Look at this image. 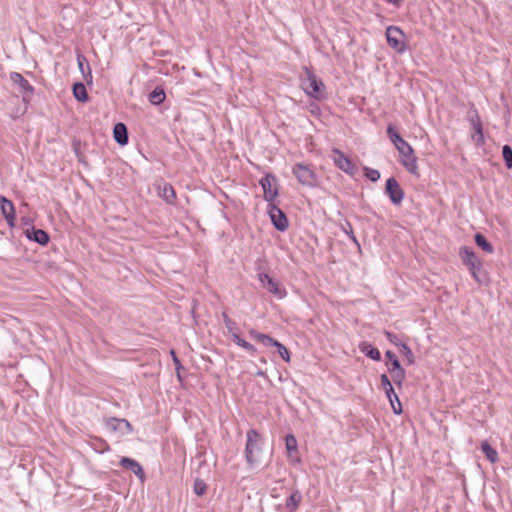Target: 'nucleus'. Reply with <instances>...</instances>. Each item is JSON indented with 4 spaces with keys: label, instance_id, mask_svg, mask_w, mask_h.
<instances>
[{
    "label": "nucleus",
    "instance_id": "obj_1",
    "mask_svg": "<svg viewBox=\"0 0 512 512\" xmlns=\"http://www.w3.org/2000/svg\"><path fill=\"white\" fill-rule=\"evenodd\" d=\"M262 437L255 430L250 429L246 433L245 459L250 466L255 465L259 460L262 452Z\"/></svg>",
    "mask_w": 512,
    "mask_h": 512
},
{
    "label": "nucleus",
    "instance_id": "obj_2",
    "mask_svg": "<svg viewBox=\"0 0 512 512\" xmlns=\"http://www.w3.org/2000/svg\"><path fill=\"white\" fill-rule=\"evenodd\" d=\"M305 74L306 79L302 83L305 93L317 100L325 98L324 83L308 68H305Z\"/></svg>",
    "mask_w": 512,
    "mask_h": 512
},
{
    "label": "nucleus",
    "instance_id": "obj_3",
    "mask_svg": "<svg viewBox=\"0 0 512 512\" xmlns=\"http://www.w3.org/2000/svg\"><path fill=\"white\" fill-rule=\"evenodd\" d=\"M395 148L400 154V161L405 169L411 174L418 175L419 168L417 164V157L415 156L412 146L407 141H404L402 144L396 146Z\"/></svg>",
    "mask_w": 512,
    "mask_h": 512
},
{
    "label": "nucleus",
    "instance_id": "obj_4",
    "mask_svg": "<svg viewBox=\"0 0 512 512\" xmlns=\"http://www.w3.org/2000/svg\"><path fill=\"white\" fill-rule=\"evenodd\" d=\"M292 173L298 182L304 186L314 187L317 185L316 173L309 164L296 163L292 168Z\"/></svg>",
    "mask_w": 512,
    "mask_h": 512
},
{
    "label": "nucleus",
    "instance_id": "obj_5",
    "mask_svg": "<svg viewBox=\"0 0 512 512\" xmlns=\"http://www.w3.org/2000/svg\"><path fill=\"white\" fill-rule=\"evenodd\" d=\"M386 39L388 45L398 53L406 50L405 34L397 26H389L386 29Z\"/></svg>",
    "mask_w": 512,
    "mask_h": 512
},
{
    "label": "nucleus",
    "instance_id": "obj_6",
    "mask_svg": "<svg viewBox=\"0 0 512 512\" xmlns=\"http://www.w3.org/2000/svg\"><path fill=\"white\" fill-rule=\"evenodd\" d=\"M259 183L263 188L264 199L268 204L274 203L279 194L277 178L272 174H266Z\"/></svg>",
    "mask_w": 512,
    "mask_h": 512
},
{
    "label": "nucleus",
    "instance_id": "obj_7",
    "mask_svg": "<svg viewBox=\"0 0 512 512\" xmlns=\"http://www.w3.org/2000/svg\"><path fill=\"white\" fill-rule=\"evenodd\" d=\"M258 280L266 288L271 294H273L277 299H283L286 297L287 292L285 288L281 287L278 281L274 280L266 273H259Z\"/></svg>",
    "mask_w": 512,
    "mask_h": 512
},
{
    "label": "nucleus",
    "instance_id": "obj_8",
    "mask_svg": "<svg viewBox=\"0 0 512 512\" xmlns=\"http://www.w3.org/2000/svg\"><path fill=\"white\" fill-rule=\"evenodd\" d=\"M268 214L272 224L279 231H285L288 228V219L284 212L274 203L268 204Z\"/></svg>",
    "mask_w": 512,
    "mask_h": 512
},
{
    "label": "nucleus",
    "instance_id": "obj_9",
    "mask_svg": "<svg viewBox=\"0 0 512 512\" xmlns=\"http://www.w3.org/2000/svg\"><path fill=\"white\" fill-rule=\"evenodd\" d=\"M333 160L335 165L349 175H354L357 171L355 164L342 151L333 150Z\"/></svg>",
    "mask_w": 512,
    "mask_h": 512
},
{
    "label": "nucleus",
    "instance_id": "obj_10",
    "mask_svg": "<svg viewBox=\"0 0 512 512\" xmlns=\"http://www.w3.org/2000/svg\"><path fill=\"white\" fill-rule=\"evenodd\" d=\"M385 193L395 205H399L403 201L404 192L398 181L393 177L386 181Z\"/></svg>",
    "mask_w": 512,
    "mask_h": 512
},
{
    "label": "nucleus",
    "instance_id": "obj_11",
    "mask_svg": "<svg viewBox=\"0 0 512 512\" xmlns=\"http://www.w3.org/2000/svg\"><path fill=\"white\" fill-rule=\"evenodd\" d=\"M105 426L108 429H110L112 431H118L123 435L129 434L133 431V427H132L131 423L128 420L121 419V418H114V417L107 418L105 420Z\"/></svg>",
    "mask_w": 512,
    "mask_h": 512
},
{
    "label": "nucleus",
    "instance_id": "obj_12",
    "mask_svg": "<svg viewBox=\"0 0 512 512\" xmlns=\"http://www.w3.org/2000/svg\"><path fill=\"white\" fill-rule=\"evenodd\" d=\"M460 256H461V259H462L463 263L465 265H467V267H468L469 271L471 272L472 276L477 281H479V276H478V270L479 269L476 267L475 262H474L477 259L475 253L473 251H471L469 248L463 247L460 250Z\"/></svg>",
    "mask_w": 512,
    "mask_h": 512
},
{
    "label": "nucleus",
    "instance_id": "obj_13",
    "mask_svg": "<svg viewBox=\"0 0 512 512\" xmlns=\"http://www.w3.org/2000/svg\"><path fill=\"white\" fill-rule=\"evenodd\" d=\"M11 81L19 87V91L24 93L23 99L27 100L28 96H31L34 92V88L32 85L26 80L20 73L11 72L10 73Z\"/></svg>",
    "mask_w": 512,
    "mask_h": 512
},
{
    "label": "nucleus",
    "instance_id": "obj_14",
    "mask_svg": "<svg viewBox=\"0 0 512 512\" xmlns=\"http://www.w3.org/2000/svg\"><path fill=\"white\" fill-rule=\"evenodd\" d=\"M1 212L10 227L15 226V207L14 204L8 200L5 196H0Z\"/></svg>",
    "mask_w": 512,
    "mask_h": 512
},
{
    "label": "nucleus",
    "instance_id": "obj_15",
    "mask_svg": "<svg viewBox=\"0 0 512 512\" xmlns=\"http://www.w3.org/2000/svg\"><path fill=\"white\" fill-rule=\"evenodd\" d=\"M120 465L126 469L131 470L142 482L145 480V472L136 460L128 457H122Z\"/></svg>",
    "mask_w": 512,
    "mask_h": 512
},
{
    "label": "nucleus",
    "instance_id": "obj_16",
    "mask_svg": "<svg viewBox=\"0 0 512 512\" xmlns=\"http://www.w3.org/2000/svg\"><path fill=\"white\" fill-rule=\"evenodd\" d=\"M113 135L118 144L126 145L128 143V131L125 124L117 123L113 128Z\"/></svg>",
    "mask_w": 512,
    "mask_h": 512
},
{
    "label": "nucleus",
    "instance_id": "obj_17",
    "mask_svg": "<svg viewBox=\"0 0 512 512\" xmlns=\"http://www.w3.org/2000/svg\"><path fill=\"white\" fill-rule=\"evenodd\" d=\"M285 446L288 452V457L291 462H299V458L294 456V453H297V440L294 435L289 434L285 437Z\"/></svg>",
    "mask_w": 512,
    "mask_h": 512
},
{
    "label": "nucleus",
    "instance_id": "obj_18",
    "mask_svg": "<svg viewBox=\"0 0 512 512\" xmlns=\"http://www.w3.org/2000/svg\"><path fill=\"white\" fill-rule=\"evenodd\" d=\"M158 190L159 196L163 198L167 203H174L176 199V193L171 184L165 183L163 186H159Z\"/></svg>",
    "mask_w": 512,
    "mask_h": 512
},
{
    "label": "nucleus",
    "instance_id": "obj_19",
    "mask_svg": "<svg viewBox=\"0 0 512 512\" xmlns=\"http://www.w3.org/2000/svg\"><path fill=\"white\" fill-rule=\"evenodd\" d=\"M250 336L257 340L258 342L262 343L264 346H274L276 347L277 343L279 341L273 339L271 336L267 334H263L260 332H257L256 330L252 329L249 331Z\"/></svg>",
    "mask_w": 512,
    "mask_h": 512
},
{
    "label": "nucleus",
    "instance_id": "obj_20",
    "mask_svg": "<svg viewBox=\"0 0 512 512\" xmlns=\"http://www.w3.org/2000/svg\"><path fill=\"white\" fill-rule=\"evenodd\" d=\"M482 453L491 463H496L499 460L497 450L487 440L482 441Z\"/></svg>",
    "mask_w": 512,
    "mask_h": 512
},
{
    "label": "nucleus",
    "instance_id": "obj_21",
    "mask_svg": "<svg viewBox=\"0 0 512 512\" xmlns=\"http://www.w3.org/2000/svg\"><path fill=\"white\" fill-rule=\"evenodd\" d=\"M360 351L365 354L367 357L375 360L380 361L381 360V354L380 351L377 348H374L371 344L368 342H362L359 344Z\"/></svg>",
    "mask_w": 512,
    "mask_h": 512
},
{
    "label": "nucleus",
    "instance_id": "obj_22",
    "mask_svg": "<svg viewBox=\"0 0 512 512\" xmlns=\"http://www.w3.org/2000/svg\"><path fill=\"white\" fill-rule=\"evenodd\" d=\"M302 495L298 490H295L286 500V508L290 512H294L297 510L299 504L301 503Z\"/></svg>",
    "mask_w": 512,
    "mask_h": 512
},
{
    "label": "nucleus",
    "instance_id": "obj_23",
    "mask_svg": "<svg viewBox=\"0 0 512 512\" xmlns=\"http://www.w3.org/2000/svg\"><path fill=\"white\" fill-rule=\"evenodd\" d=\"M28 238L41 245H45L49 241L48 234L42 229H33L31 234L28 233Z\"/></svg>",
    "mask_w": 512,
    "mask_h": 512
},
{
    "label": "nucleus",
    "instance_id": "obj_24",
    "mask_svg": "<svg viewBox=\"0 0 512 512\" xmlns=\"http://www.w3.org/2000/svg\"><path fill=\"white\" fill-rule=\"evenodd\" d=\"M73 95L80 102H86L88 100L87 90L83 83L79 82L73 85Z\"/></svg>",
    "mask_w": 512,
    "mask_h": 512
},
{
    "label": "nucleus",
    "instance_id": "obj_25",
    "mask_svg": "<svg viewBox=\"0 0 512 512\" xmlns=\"http://www.w3.org/2000/svg\"><path fill=\"white\" fill-rule=\"evenodd\" d=\"M474 114H475L476 119H474V117L471 115L469 116L470 120H471V125L473 127L472 139L476 145H479L480 144V119L478 118L476 111H474Z\"/></svg>",
    "mask_w": 512,
    "mask_h": 512
},
{
    "label": "nucleus",
    "instance_id": "obj_26",
    "mask_svg": "<svg viewBox=\"0 0 512 512\" xmlns=\"http://www.w3.org/2000/svg\"><path fill=\"white\" fill-rule=\"evenodd\" d=\"M387 135L395 147L405 141L392 124H389L387 127Z\"/></svg>",
    "mask_w": 512,
    "mask_h": 512
},
{
    "label": "nucleus",
    "instance_id": "obj_27",
    "mask_svg": "<svg viewBox=\"0 0 512 512\" xmlns=\"http://www.w3.org/2000/svg\"><path fill=\"white\" fill-rule=\"evenodd\" d=\"M166 98L165 92L163 89L156 88L149 94V101L153 105H159L164 102Z\"/></svg>",
    "mask_w": 512,
    "mask_h": 512
},
{
    "label": "nucleus",
    "instance_id": "obj_28",
    "mask_svg": "<svg viewBox=\"0 0 512 512\" xmlns=\"http://www.w3.org/2000/svg\"><path fill=\"white\" fill-rule=\"evenodd\" d=\"M392 374L393 382L401 387L403 381L405 380V370L400 366L398 369H390L388 370Z\"/></svg>",
    "mask_w": 512,
    "mask_h": 512
},
{
    "label": "nucleus",
    "instance_id": "obj_29",
    "mask_svg": "<svg viewBox=\"0 0 512 512\" xmlns=\"http://www.w3.org/2000/svg\"><path fill=\"white\" fill-rule=\"evenodd\" d=\"M385 357L388 359V361L386 362V366H387L388 370L398 369L401 366L395 353H393L392 351H390V350L386 351Z\"/></svg>",
    "mask_w": 512,
    "mask_h": 512
},
{
    "label": "nucleus",
    "instance_id": "obj_30",
    "mask_svg": "<svg viewBox=\"0 0 512 512\" xmlns=\"http://www.w3.org/2000/svg\"><path fill=\"white\" fill-rule=\"evenodd\" d=\"M387 398L389 399L393 412L397 415H400L402 413V405L395 391L393 390V394L387 396Z\"/></svg>",
    "mask_w": 512,
    "mask_h": 512
},
{
    "label": "nucleus",
    "instance_id": "obj_31",
    "mask_svg": "<svg viewBox=\"0 0 512 512\" xmlns=\"http://www.w3.org/2000/svg\"><path fill=\"white\" fill-rule=\"evenodd\" d=\"M502 157L506 167L512 169V147L510 145L505 144L502 147Z\"/></svg>",
    "mask_w": 512,
    "mask_h": 512
},
{
    "label": "nucleus",
    "instance_id": "obj_32",
    "mask_svg": "<svg viewBox=\"0 0 512 512\" xmlns=\"http://www.w3.org/2000/svg\"><path fill=\"white\" fill-rule=\"evenodd\" d=\"M399 349H400V352L405 356L408 364L409 365L414 364L415 357H414V354H413L411 348L407 344L401 343Z\"/></svg>",
    "mask_w": 512,
    "mask_h": 512
},
{
    "label": "nucleus",
    "instance_id": "obj_33",
    "mask_svg": "<svg viewBox=\"0 0 512 512\" xmlns=\"http://www.w3.org/2000/svg\"><path fill=\"white\" fill-rule=\"evenodd\" d=\"M193 491L197 496H203L207 491V484L202 479H196L194 481Z\"/></svg>",
    "mask_w": 512,
    "mask_h": 512
},
{
    "label": "nucleus",
    "instance_id": "obj_34",
    "mask_svg": "<svg viewBox=\"0 0 512 512\" xmlns=\"http://www.w3.org/2000/svg\"><path fill=\"white\" fill-rule=\"evenodd\" d=\"M381 385L383 386L386 396H390L393 394V386L386 374H382L380 377Z\"/></svg>",
    "mask_w": 512,
    "mask_h": 512
},
{
    "label": "nucleus",
    "instance_id": "obj_35",
    "mask_svg": "<svg viewBox=\"0 0 512 512\" xmlns=\"http://www.w3.org/2000/svg\"><path fill=\"white\" fill-rule=\"evenodd\" d=\"M276 348L278 350L280 357L285 362H289L290 361V352L288 351V349L280 342L277 343Z\"/></svg>",
    "mask_w": 512,
    "mask_h": 512
},
{
    "label": "nucleus",
    "instance_id": "obj_36",
    "mask_svg": "<svg viewBox=\"0 0 512 512\" xmlns=\"http://www.w3.org/2000/svg\"><path fill=\"white\" fill-rule=\"evenodd\" d=\"M365 175L372 182H376L380 178V172L378 170L368 167L365 168Z\"/></svg>",
    "mask_w": 512,
    "mask_h": 512
},
{
    "label": "nucleus",
    "instance_id": "obj_37",
    "mask_svg": "<svg viewBox=\"0 0 512 512\" xmlns=\"http://www.w3.org/2000/svg\"><path fill=\"white\" fill-rule=\"evenodd\" d=\"M223 321L227 330L231 333L235 331L236 323L226 313H223Z\"/></svg>",
    "mask_w": 512,
    "mask_h": 512
},
{
    "label": "nucleus",
    "instance_id": "obj_38",
    "mask_svg": "<svg viewBox=\"0 0 512 512\" xmlns=\"http://www.w3.org/2000/svg\"><path fill=\"white\" fill-rule=\"evenodd\" d=\"M384 335L386 336L387 340L390 343L400 347L401 343L399 342V339H398L397 335H395L394 333H392L390 331H384Z\"/></svg>",
    "mask_w": 512,
    "mask_h": 512
},
{
    "label": "nucleus",
    "instance_id": "obj_39",
    "mask_svg": "<svg viewBox=\"0 0 512 512\" xmlns=\"http://www.w3.org/2000/svg\"><path fill=\"white\" fill-rule=\"evenodd\" d=\"M239 346L243 349H245L246 351L248 352H251L252 354L256 353V348L250 344L249 342H247L246 340H242L241 343L239 344Z\"/></svg>",
    "mask_w": 512,
    "mask_h": 512
},
{
    "label": "nucleus",
    "instance_id": "obj_40",
    "mask_svg": "<svg viewBox=\"0 0 512 512\" xmlns=\"http://www.w3.org/2000/svg\"><path fill=\"white\" fill-rule=\"evenodd\" d=\"M482 251H485L487 253L493 252L492 244L484 236H482Z\"/></svg>",
    "mask_w": 512,
    "mask_h": 512
},
{
    "label": "nucleus",
    "instance_id": "obj_41",
    "mask_svg": "<svg viewBox=\"0 0 512 512\" xmlns=\"http://www.w3.org/2000/svg\"><path fill=\"white\" fill-rule=\"evenodd\" d=\"M231 337H232V340L235 344H237L239 346V344L241 343V341L243 340L239 334L235 331L231 332Z\"/></svg>",
    "mask_w": 512,
    "mask_h": 512
},
{
    "label": "nucleus",
    "instance_id": "obj_42",
    "mask_svg": "<svg viewBox=\"0 0 512 512\" xmlns=\"http://www.w3.org/2000/svg\"><path fill=\"white\" fill-rule=\"evenodd\" d=\"M170 354H171V356L173 358V361H174V364H175L176 368L178 369V367L180 366V361L177 358L175 351L171 350Z\"/></svg>",
    "mask_w": 512,
    "mask_h": 512
},
{
    "label": "nucleus",
    "instance_id": "obj_43",
    "mask_svg": "<svg viewBox=\"0 0 512 512\" xmlns=\"http://www.w3.org/2000/svg\"><path fill=\"white\" fill-rule=\"evenodd\" d=\"M84 60H85V58H84L83 56H80V55H79V56L77 57L78 66H79V69H80L82 72H84V68H83V66H84L83 61H84Z\"/></svg>",
    "mask_w": 512,
    "mask_h": 512
},
{
    "label": "nucleus",
    "instance_id": "obj_44",
    "mask_svg": "<svg viewBox=\"0 0 512 512\" xmlns=\"http://www.w3.org/2000/svg\"><path fill=\"white\" fill-rule=\"evenodd\" d=\"M474 240H475V243L477 244V246H479V247H480V240H481L480 232H477V233L474 235Z\"/></svg>",
    "mask_w": 512,
    "mask_h": 512
},
{
    "label": "nucleus",
    "instance_id": "obj_45",
    "mask_svg": "<svg viewBox=\"0 0 512 512\" xmlns=\"http://www.w3.org/2000/svg\"><path fill=\"white\" fill-rule=\"evenodd\" d=\"M387 2H389L395 6H399V4H400V0H387Z\"/></svg>",
    "mask_w": 512,
    "mask_h": 512
},
{
    "label": "nucleus",
    "instance_id": "obj_46",
    "mask_svg": "<svg viewBox=\"0 0 512 512\" xmlns=\"http://www.w3.org/2000/svg\"><path fill=\"white\" fill-rule=\"evenodd\" d=\"M257 376H264L265 373L261 370H259L257 373H256Z\"/></svg>",
    "mask_w": 512,
    "mask_h": 512
},
{
    "label": "nucleus",
    "instance_id": "obj_47",
    "mask_svg": "<svg viewBox=\"0 0 512 512\" xmlns=\"http://www.w3.org/2000/svg\"><path fill=\"white\" fill-rule=\"evenodd\" d=\"M351 238L353 239L354 242H357L356 237L353 234L351 235Z\"/></svg>",
    "mask_w": 512,
    "mask_h": 512
}]
</instances>
